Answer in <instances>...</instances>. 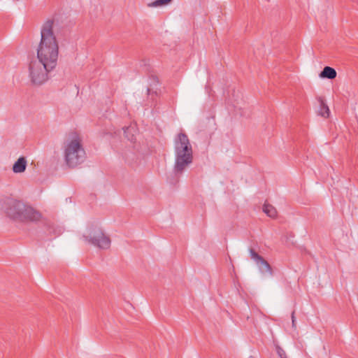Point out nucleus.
Here are the masks:
<instances>
[{
    "instance_id": "f257e3e1",
    "label": "nucleus",
    "mask_w": 358,
    "mask_h": 358,
    "mask_svg": "<svg viewBox=\"0 0 358 358\" xmlns=\"http://www.w3.org/2000/svg\"><path fill=\"white\" fill-rule=\"evenodd\" d=\"M57 30L53 20L44 22L41 29V41L37 48V55L28 64L31 83L41 85L49 79V73L57 66L59 57Z\"/></svg>"
},
{
    "instance_id": "f03ea898",
    "label": "nucleus",
    "mask_w": 358,
    "mask_h": 358,
    "mask_svg": "<svg viewBox=\"0 0 358 358\" xmlns=\"http://www.w3.org/2000/svg\"><path fill=\"white\" fill-rule=\"evenodd\" d=\"M174 155L173 171L176 176L181 175L193 162L192 147L184 133L178 134L174 139Z\"/></svg>"
},
{
    "instance_id": "7ed1b4c3",
    "label": "nucleus",
    "mask_w": 358,
    "mask_h": 358,
    "mask_svg": "<svg viewBox=\"0 0 358 358\" xmlns=\"http://www.w3.org/2000/svg\"><path fill=\"white\" fill-rule=\"evenodd\" d=\"M3 211L10 218L20 222H37L40 220L41 215L22 201L8 199L5 203Z\"/></svg>"
},
{
    "instance_id": "20e7f679",
    "label": "nucleus",
    "mask_w": 358,
    "mask_h": 358,
    "mask_svg": "<svg viewBox=\"0 0 358 358\" xmlns=\"http://www.w3.org/2000/svg\"><path fill=\"white\" fill-rule=\"evenodd\" d=\"M64 157L69 167L74 168L84 162L86 154L80 138L74 134L63 145Z\"/></svg>"
},
{
    "instance_id": "39448f33",
    "label": "nucleus",
    "mask_w": 358,
    "mask_h": 358,
    "mask_svg": "<svg viewBox=\"0 0 358 358\" xmlns=\"http://www.w3.org/2000/svg\"><path fill=\"white\" fill-rule=\"evenodd\" d=\"M83 236L85 241L100 249L106 250L110 246V238L104 234L102 229L97 225L88 227Z\"/></svg>"
},
{
    "instance_id": "423d86ee",
    "label": "nucleus",
    "mask_w": 358,
    "mask_h": 358,
    "mask_svg": "<svg viewBox=\"0 0 358 358\" xmlns=\"http://www.w3.org/2000/svg\"><path fill=\"white\" fill-rule=\"evenodd\" d=\"M250 258L258 266L260 272L263 274L268 273L272 275V269L269 264L260 255H259L253 249L249 250Z\"/></svg>"
},
{
    "instance_id": "0eeeda50",
    "label": "nucleus",
    "mask_w": 358,
    "mask_h": 358,
    "mask_svg": "<svg viewBox=\"0 0 358 358\" xmlns=\"http://www.w3.org/2000/svg\"><path fill=\"white\" fill-rule=\"evenodd\" d=\"M250 258L258 266L260 272L263 274L268 273L272 275V269L269 264L260 255H259L253 249L249 250Z\"/></svg>"
},
{
    "instance_id": "6e6552de",
    "label": "nucleus",
    "mask_w": 358,
    "mask_h": 358,
    "mask_svg": "<svg viewBox=\"0 0 358 358\" xmlns=\"http://www.w3.org/2000/svg\"><path fill=\"white\" fill-rule=\"evenodd\" d=\"M27 166V159L24 157H21L14 163L12 170L15 173H22L26 170Z\"/></svg>"
},
{
    "instance_id": "1a4fd4ad",
    "label": "nucleus",
    "mask_w": 358,
    "mask_h": 358,
    "mask_svg": "<svg viewBox=\"0 0 358 358\" xmlns=\"http://www.w3.org/2000/svg\"><path fill=\"white\" fill-rule=\"evenodd\" d=\"M317 99L320 103L318 115L325 118L328 117L330 114L328 106L324 103V101L322 97H318Z\"/></svg>"
},
{
    "instance_id": "9d476101",
    "label": "nucleus",
    "mask_w": 358,
    "mask_h": 358,
    "mask_svg": "<svg viewBox=\"0 0 358 358\" xmlns=\"http://www.w3.org/2000/svg\"><path fill=\"white\" fill-rule=\"evenodd\" d=\"M336 71L330 66H325L320 74L321 78L334 79L336 77Z\"/></svg>"
},
{
    "instance_id": "9b49d317",
    "label": "nucleus",
    "mask_w": 358,
    "mask_h": 358,
    "mask_svg": "<svg viewBox=\"0 0 358 358\" xmlns=\"http://www.w3.org/2000/svg\"><path fill=\"white\" fill-rule=\"evenodd\" d=\"M136 132V126L130 125L126 128H124V134L125 137L130 141L135 140L134 136Z\"/></svg>"
},
{
    "instance_id": "f8f14e48",
    "label": "nucleus",
    "mask_w": 358,
    "mask_h": 358,
    "mask_svg": "<svg viewBox=\"0 0 358 358\" xmlns=\"http://www.w3.org/2000/svg\"><path fill=\"white\" fill-rule=\"evenodd\" d=\"M263 211L270 217L274 218L277 215V210L272 205L264 203Z\"/></svg>"
},
{
    "instance_id": "ddd939ff",
    "label": "nucleus",
    "mask_w": 358,
    "mask_h": 358,
    "mask_svg": "<svg viewBox=\"0 0 358 358\" xmlns=\"http://www.w3.org/2000/svg\"><path fill=\"white\" fill-rule=\"evenodd\" d=\"M172 0H155L152 3H150L149 6L152 7H158L162 6L164 5H167L169 3L171 2Z\"/></svg>"
},
{
    "instance_id": "4468645a",
    "label": "nucleus",
    "mask_w": 358,
    "mask_h": 358,
    "mask_svg": "<svg viewBox=\"0 0 358 358\" xmlns=\"http://www.w3.org/2000/svg\"><path fill=\"white\" fill-rule=\"evenodd\" d=\"M276 351H277V354L278 355V356L280 358H287L285 352L280 347L278 346L276 348Z\"/></svg>"
},
{
    "instance_id": "2eb2a0df",
    "label": "nucleus",
    "mask_w": 358,
    "mask_h": 358,
    "mask_svg": "<svg viewBox=\"0 0 358 358\" xmlns=\"http://www.w3.org/2000/svg\"><path fill=\"white\" fill-rule=\"evenodd\" d=\"M294 314V313L293 312L292 314V326L293 327L295 326V322H296Z\"/></svg>"
},
{
    "instance_id": "dca6fc26",
    "label": "nucleus",
    "mask_w": 358,
    "mask_h": 358,
    "mask_svg": "<svg viewBox=\"0 0 358 358\" xmlns=\"http://www.w3.org/2000/svg\"><path fill=\"white\" fill-rule=\"evenodd\" d=\"M248 358H255L253 356H250Z\"/></svg>"
}]
</instances>
